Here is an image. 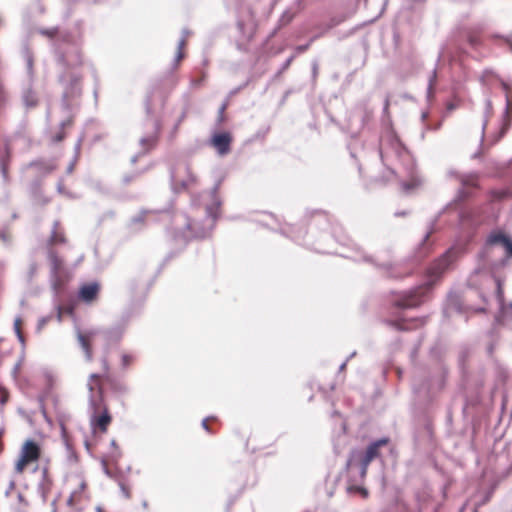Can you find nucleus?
Masks as SVG:
<instances>
[{"instance_id":"1","label":"nucleus","mask_w":512,"mask_h":512,"mask_svg":"<svg viewBox=\"0 0 512 512\" xmlns=\"http://www.w3.org/2000/svg\"><path fill=\"white\" fill-rule=\"evenodd\" d=\"M88 389L90 391L89 402L93 408L90 423L93 431L99 429L101 432L107 430L108 425L111 422V417L106 409L102 407V389L100 386V375L91 374L88 383Z\"/></svg>"},{"instance_id":"2","label":"nucleus","mask_w":512,"mask_h":512,"mask_svg":"<svg viewBox=\"0 0 512 512\" xmlns=\"http://www.w3.org/2000/svg\"><path fill=\"white\" fill-rule=\"evenodd\" d=\"M40 446L33 440H26L20 450L19 457L15 463V471L23 473L26 467L36 463L40 457Z\"/></svg>"},{"instance_id":"3","label":"nucleus","mask_w":512,"mask_h":512,"mask_svg":"<svg viewBox=\"0 0 512 512\" xmlns=\"http://www.w3.org/2000/svg\"><path fill=\"white\" fill-rule=\"evenodd\" d=\"M100 334V330L96 328L89 329H76V335L78 343L80 344L82 350L85 353L86 359L88 361L92 360V348L91 342L95 339L96 336Z\"/></svg>"},{"instance_id":"4","label":"nucleus","mask_w":512,"mask_h":512,"mask_svg":"<svg viewBox=\"0 0 512 512\" xmlns=\"http://www.w3.org/2000/svg\"><path fill=\"white\" fill-rule=\"evenodd\" d=\"M488 245L492 249H501L505 254L512 256V239L502 232L492 233L488 239Z\"/></svg>"},{"instance_id":"5","label":"nucleus","mask_w":512,"mask_h":512,"mask_svg":"<svg viewBox=\"0 0 512 512\" xmlns=\"http://www.w3.org/2000/svg\"><path fill=\"white\" fill-rule=\"evenodd\" d=\"M386 443H387L386 439H381V440L374 442L373 444H371L368 447L366 454L361 459V475L362 476H364L366 474V470H367L369 463L377 456L378 449L381 446L386 445Z\"/></svg>"},{"instance_id":"6","label":"nucleus","mask_w":512,"mask_h":512,"mask_svg":"<svg viewBox=\"0 0 512 512\" xmlns=\"http://www.w3.org/2000/svg\"><path fill=\"white\" fill-rule=\"evenodd\" d=\"M231 137L228 133H219L213 136L212 144L221 155L226 154L229 151V145Z\"/></svg>"},{"instance_id":"7","label":"nucleus","mask_w":512,"mask_h":512,"mask_svg":"<svg viewBox=\"0 0 512 512\" xmlns=\"http://www.w3.org/2000/svg\"><path fill=\"white\" fill-rule=\"evenodd\" d=\"M454 257V252L449 251L447 252L435 265L431 268V274L434 277H438L452 262V259Z\"/></svg>"},{"instance_id":"8","label":"nucleus","mask_w":512,"mask_h":512,"mask_svg":"<svg viewBox=\"0 0 512 512\" xmlns=\"http://www.w3.org/2000/svg\"><path fill=\"white\" fill-rule=\"evenodd\" d=\"M99 290V286L96 283L84 285L79 292L80 298L86 302L92 301Z\"/></svg>"},{"instance_id":"9","label":"nucleus","mask_w":512,"mask_h":512,"mask_svg":"<svg viewBox=\"0 0 512 512\" xmlns=\"http://www.w3.org/2000/svg\"><path fill=\"white\" fill-rule=\"evenodd\" d=\"M21 319L20 318H16L15 321H14V329H15V332L17 334V337L19 339V341L21 343L24 342V339H23V336L21 334Z\"/></svg>"},{"instance_id":"10","label":"nucleus","mask_w":512,"mask_h":512,"mask_svg":"<svg viewBox=\"0 0 512 512\" xmlns=\"http://www.w3.org/2000/svg\"><path fill=\"white\" fill-rule=\"evenodd\" d=\"M216 209H217V207H215V208L214 207H209L207 209V213H208V215L210 217V219H209L210 226H212V224L214 223V221L216 219V216H217Z\"/></svg>"},{"instance_id":"11","label":"nucleus","mask_w":512,"mask_h":512,"mask_svg":"<svg viewBox=\"0 0 512 512\" xmlns=\"http://www.w3.org/2000/svg\"><path fill=\"white\" fill-rule=\"evenodd\" d=\"M185 41H186V36H183V37L180 39L179 43H178V49H179V50H178V53H177V60H178V61H179V60H181V59L183 58V54H182L181 50H182V48H183V47H184V45H185Z\"/></svg>"},{"instance_id":"12","label":"nucleus","mask_w":512,"mask_h":512,"mask_svg":"<svg viewBox=\"0 0 512 512\" xmlns=\"http://www.w3.org/2000/svg\"><path fill=\"white\" fill-rule=\"evenodd\" d=\"M64 313H72V308H64V307H58V313H57V319L59 322L62 321V316Z\"/></svg>"},{"instance_id":"13","label":"nucleus","mask_w":512,"mask_h":512,"mask_svg":"<svg viewBox=\"0 0 512 512\" xmlns=\"http://www.w3.org/2000/svg\"><path fill=\"white\" fill-rule=\"evenodd\" d=\"M351 491L355 490V491H358L359 493H361V495L363 497H366L367 496V491L366 489L364 488H361V487H356V488H350Z\"/></svg>"},{"instance_id":"14","label":"nucleus","mask_w":512,"mask_h":512,"mask_svg":"<svg viewBox=\"0 0 512 512\" xmlns=\"http://www.w3.org/2000/svg\"><path fill=\"white\" fill-rule=\"evenodd\" d=\"M46 321L47 319L46 318H43L39 321V324H38V329H42L44 327V325L46 324Z\"/></svg>"},{"instance_id":"15","label":"nucleus","mask_w":512,"mask_h":512,"mask_svg":"<svg viewBox=\"0 0 512 512\" xmlns=\"http://www.w3.org/2000/svg\"><path fill=\"white\" fill-rule=\"evenodd\" d=\"M416 185H417V183L413 181L411 184H406V185H405V189H406V190H410V189H412L413 187H415Z\"/></svg>"},{"instance_id":"16","label":"nucleus","mask_w":512,"mask_h":512,"mask_svg":"<svg viewBox=\"0 0 512 512\" xmlns=\"http://www.w3.org/2000/svg\"><path fill=\"white\" fill-rule=\"evenodd\" d=\"M29 97H30V95H27V96L25 97V102H26V104H27V105H34V102H29Z\"/></svg>"},{"instance_id":"17","label":"nucleus","mask_w":512,"mask_h":512,"mask_svg":"<svg viewBox=\"0 0 512 512\" xmlns=\"http://www.w3.org/2000/svg\"><path fill=\"white\" fill-rule=\"evenodd\" d=\"M102 464H103V468H104L105 473H106V474H108V469H107L106 461H105V460H103V461H102Z\"/></svg>"},{"instance_id":"18","label":"nucleus","mask_w":512,"mask_h":512,"mask_svg":"<svg viewBox=\"0 0 512 512\" xmlns=\"http://www.w3.org/2000/svg\"><path fill=\"white\" fill-rule=\"evenodd\" d=\"M121 489H122V491H123V493H124L125 497H129V494H128V492L126 491L125 487H124V486H122V487H121Z\"/></svg>"},{"instance_id":"19","label":"nucleus","mask_w":512,"mask_h":512,"mask_svg":"<svg viewBox=\"0 0 512 512\" xmlns=\"http://www.w3.org/2000/svg\"><path fill=\"white\" fill-rule=\"evenodd\" d=\"M202 426H203L206 430L208 429V428H207V420H206V419H205V420H203V422H202Z\"/></svg>"},{"instance_id":"20","label":"nucleus","mask_w":512,"mask_h":512,"mask_svg":"<svg viewBox=\"0 0 512 512\" xmlns=\"http://www.w3.org/2000/svg\"><path fill=\"white\" fill-rule=\"evenodd\" d=\"M29 102H34L35 103V99L34 97L31 95V98H29Z\"/></svg>"},{"instance_id":"21","label":"nucleus","mask_w":512,"mask_h":512,"mask_svg":"<svg viewBox=\"0 0 512 512\" xmlns=\"http://www.w3.org/2000/svg\"><path fill=\"white\" fill-rule=\"evenodd\" d=\"M2 171H3V174L5 175L6 170H5V166L4 165L2 166Z\"/></svg>"},{"instance_id":"22","label":"nucleus","mask_w":512,"mask_h":512,"mask_svg":"<svg viewBox=\"0 0 512 512\" xmlns=\"http://www.w3.org/2000/svg\"><path fill=\"white\" fill-rule=\"evenodd\" d=\"M354 459H350L349 465H353Z\"/></svg>"},{"instance_id":"23","label":"nucleus","mask_w":512,"mask_h":512,"mask_svg":"<svg viewBox=\"0 0 512 512\" xmlns=\"http://www.w3.org/2000/svg\"><path fill=\"white\" fill-rule=\"evenodd\" d=\"M431 86H432V82L430 81V83H429V90L431 89Z\"/></svg>"},{"instance_id":"24","label":"nucleus","mask_w":512,"mask_h":512,"mask_svg":"<svg viewBox=\"0 0 512 512\" xmlns=\"http://www.w3.org/2000/svg\"><path fill=\"white\" fill-rule=\"evenodd\" d=\"M97 511H98V512H102V511H101V508H98V509H97Z\"/></svg>"}]
</instances>
